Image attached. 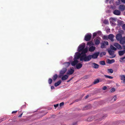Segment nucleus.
I'll return each instance as SVG.
<instances>
[{
	"label": "nucleus",
	"mask_w": 125,
	"mask_h": 125,
	"mask_svg": "<svg viewBox=\"0 0 125 125\" xmlns=\"http://www.w3.org/2000/svg\"><path fill=\"white\" fill-rule=\"evenodd\" d=\"M85 44L83 43L80 45L78 46V51L79 53L81 54V55L83 53H86L88 51V49L87 48H84Z\"/></svg>",
	"instance_id": "obj_1"
},
{
	"label": "nucleus",
	"mask_w": 125,
	"mask_h": 125,
	"mask_svg": "<svg viewBox=\"0 0 125 125\" xmlns=\"http://www.w3.org/2000/svg\"><path fill=\"white\" fill-rule=\"evenodd\" d=\"M81 56V54L78 52L75 53L73 58V61L71 62V64L72 66H74L76 65L78 63V62L77 60L80 58Z\"/></svg>",
	"instance_id": "obj_2"
},
{
	"label": "nucleus",
	"mask_w": 125,
	"mask_h": 125,
	"mask_svg": "<svg viewBox=\"0 0 125 125\" xmlns=\"http://www.w3.org/2000/svg\"><path fill=\"white\" fill-rule=\"evenodd\" d=\"M91 59V55L87 56L86 53H83L81 55L80 60L81 61H90Z\"/></svg>",
	"instance_id": "obj_3"
},
{
	"label": "nucleus",
	"mask_w": 125,
	"mask_h": 125,
	"mask_svg": "<svg viewBox=\"0 0 125 125\" xmlns=\"http://www.w3.org/2000/svg\"><path fill=\"white\" fill-rule=\"evenodd\" d=\"M67 69L66 68H64L61 70L60 72V74L59 75V78H61L66 72Z\"/></svg>",
	"instance_id": "obj_4"
},
{
	"label": "nucleus",
	"mask_w": 125,
	"mask_h": 125,
	"mask_svg": "<svg viewBox=\"0 0 125 125\" xmlns=\"http://www.w3.org/2000/svg\"><path fill=\"white\" fill-rule=\"evenodd\" d=\"M100 54L99 52H97L94 53L92 55H91V58L95 59L97 58Z\"/></svg>",
	"instance_id": "obj_5"
},
{
	"label": "nucleus",
	"mask_w": 125,
	"mask_h": 125,
	"mask_svg": "<svg viewBox=\"0 0 125 125\" xmlns=\"http://www.w3.org/2000/svg\"><path fill=\"white\" fill-rule=\"evenodd\" d=\"M108 51L109 54L112 56L110 57V58H113L115 57V55L114 54L115 53L114 51L110 49L108 50Z\"/></svg>",
	"instance_id": "obj_6"
},
{
	"label": "nucleus",
	"mask_w": 125,
	"mask_h": 125,
	"mask_svg": "<svg viewBox=\"0 0 125 125\" xmlns=\"http://www.w3.org/2000/svg\"><path fill=\"white\" fill-rule=\"evenodd\" d=\"M91 37L92 35L91 34H87L85 36L84 40L86 41H88L90 40Z\"/></svg>",
	"instance_id": "obj_7"
},
{
	"label": "nucleus",
	"mask_w": 125,
	"mask_h": 125,
	"mask_svg": "<svg viewBox=\"0 0 125 125\" xmlns=\"http://www.w3.org/2000/svg\"><path fill=\"white\" fill-rule=\"evenodd\" d=\"M114 45L117 49L119 50H121L122 49V47L121 45L117 43H115L114 44Z\"/></svg>",
	"instance_id": "obj_8"
},
{
	"label": "nucleus",
	"mask_w": 125,
	"mask_h": 125,
	"mask_svg": "<svg viewBox=\"0 0 125 125\" xmlns=\"http://www.w3.org/2000/svg\"><path fill=\"white\" fill-rule=\"evenodd\" d=\"M123 47L124 50L119 51L118 52V54L120 56H122L125 53V45H123Z\"/></svg>",
	"instance_id": "obj_9"
},
{
	"label": "nucleus",
	"mask_w": 125,
	"mask_h": 125,
	"mask_svg": "<svg viewBox=\"0 0 125 125\" xmlns=\"http://www.w3.org/2000/svg\"><path fill=\"white\" fill-rule=\"evenodd\" d=\"M113 13L115 15H119L120 14L121 12L119 10H115L113 11Z\"/></svg>",
	"instance_id": "obj_10"
},
{
	"label": "nucleus",
	"mask_w": 125,
	"mask_h": 125,
	"mask_svg": "<svg viewBox=\"0 0 125 125\" xmlns=\"http://www.w3.org/2000/svg\"><path fill=\"white\" fill-rule=\"evenodd\" d=\"M119 9L121 11H124L125 10V6L123 5H120L119 7Z\"/></svg>",
	"instance_id": "obj_11"
},
{
	"label": "nucleus",
	"mask_w": 125,
	"mask_h": 125,
	"mask_svg": "<svg viewBox=\"0 0 125 125\" xmlns=\"http://www.w3.org/2000/svg\"><path fill=\"white\" fill-rule=\"evenodd\" d=\"M114 36L112 34H110L108 36V38L112 42H113L114 40L113 39Z\"/></svg>",
	"instance_id": "obj_12"
},
{
	"label": "nucleus",
	"mask_w": 125,
	"mask_h": 125,
	"mask_svg": "<svg viewBox=\"0 0 125 125\" xmlns=\"http://www.w3.org/2000/svg\"><path fill=\"white\" fill-rule=\"evenodd\" d=\"M74 70L73 69L71 68L70 70H68L67 74L71 75L74 73Z\"/></svg>",
	"instance_id": "obj_13"
},
{
	"label": "nucleus",
	"mask_w": 125,
	"mask_h": 125,
	"mask_svg": "<svg viewBox=\"0 0 125 125\" xmlns=\"http://www.w3.org/2000/svg\"><path fill=\"white\" fill-rule=\"evenodd\" d=\"M120 43L122 44H124L125 43V37H122L119 41Z\"/></svg>",
	"instance_id": "obj_14"
},
{
	"label": "nucleus",
	"mask_w": 125,
	"mask_h": 125,
	"mask_svg": "<svg viewBox=\"0 0 125 125\" xmlns=\"http://www.w3.org/2000/svg\"><path fill=\"white\" fill-rule=\"evenodd\" d=\"M122 37V35L120 34H117L116 36V38L118 41H119Z\"/></svg>",
	"instance_id": "obj_15"
},
{
	"label": "nucleus",
	"mask_w": 125,
	"mask_h": 125,
	"mask_svg": "<svg viewBox=\"0 0 125 125\" xmlns=\"http://www.w3.org/2000/svg\"><path fill=\"white\" fill-rule=\"evenodd\" d=\"M95 49V47L94 46H91L89 49V51L90 52H92L94 51Z\"/></svg>",
	"instance_id": "obj_16"
},
{
	"label": "nucleus",
	"mask_w": 125,
	"mask_h": 125,
	"mask_svg": "<svg viewBox=\"0 0 125 125\" xmlns=\"http://www.w3.org/2000/svg\"><path fill=\"white\" fill-rule=\"evenodd\" d=\"M68 77V76L67 75H63L61 78V79L62 80H65L67 79Z\"/></svg>",
	"instance_id": "obj_17"
},
{
	"label": "nucleus",
	"mask_w": 125,
	"mask_h": 125,
	"mask_svg": "<svg viewBox=\"0 0 125 125\" xmlns=\"http://www.w3.org/2000/svg\"><path fill=\"white\" fill-rule=\"evenodd\" d=\"M92 65L93 67L97 69L99 68V65L98 64H96L95 63H93Z\"/></svg>",
	"instance_id": "obj_18"
},
{
	"label": "nucleus",
	"mask_w": 125,
	"mask_h": 125,
	"mask_svg": "<svg viewBox=\"0 0 125 125\" xmlns=\"http://www.w3.org/2000/svg\"><path fill=\"white\" fill-rule=\"evenodd\" d=\"M107 62L108 63L111 64L115 62V61L114 59H112L111 60L108 59L107 60Z\"/></svg>",
	"instance_id": "obj_19"
},
{
	"label": "nucleus",
	"mask_w": 125,
	"mask_h": 125,
	"mask_svg": "<svg viewBox=\"0 0 125 125\" xmlns=\"http://www.w3.org/2000/svg\"><path fill=\"white\" fill-rule=\"evenodd\" d=\"M119 61L122 63H124L125 62V56L121 58H120Z\"/></svg>",
	"instance_id": "obj_20"
},
{
	"label": "nucleus",
	"mask_w": 125,
	"mask_h": 125,
	"mask_svg": "<svg viewBox=\"0 0 125 125\" xmlns=\"http://www.w3.org/2000/svg\"><path fill=\"white\" fill-rule=\"evenodd\" d=\"M63 65L66 67H68L70 64V63L69 62H66L63 63Z\"/></svg>",
	"instance_id": "obj_21"
},
{
	"label": "nucleus",
	"mask_w": 125,
	"mask_h": 125,
	"mask_svg": "<svg viewBox=\"0 0 125 125\" xmlns=\"http://www.w3.org/2000/svg\"><path fill=\"white\" fill-rule=\"evenodd\" d=\"M82 64L79 63L76 65V68L77 69H80L82 67Z\"/></svg>",
	"instance_id": "obj_22"
},
{
	"label": "nucleus",
	"mask_w": 125,
	"mask_h": 125,
	"mask_svg": "<svg viewBox=\"0 0 125 125\" xmlns=\"http://www.w3.org/2000/svg\"><path fill=\"white\" fill-rule=\"evenodd\" d=\"M61 80H59L57 82L55 83L54 84V86L55 87H57L60 85L61 83Z\"/></svg>",
	"instance_id": "obj_23"
},
{
	"label": "nucleus",
	"mask_w": 125,
	"mask_h": 125,
	"mask_svg": "<svg viewBox=\"0 0 125 125\" xmlns=\"http://www.w3.org/2000/svg\"><path fill=\"white\" fill-rule=\"evenodd\" d=\"M121 78V79L123 81V82H125V75H122L120 76Z\"/></svg>",
	"instance_id": "obj_24"
},
{
	"label": "nucleus",
	"mask_w": 125,
	"mask_h": 125,
	"mask_svg": "<svg viewBox=\"0 0 125 125\" xmlns=\"http://www.w3.org/2000/svg\"><path fill=\"white\" fill-rule=\"evenodd\" d=\"M94 42L95 44L96 45H98L100 42V40L98 39L94 40Z\"/></svg>",
	"instance_id": "obj_25"
},
{
	"label": "nucleus",
	"mask_w": 125,
	"mask_h": 125,
	"mask_svg": "<svg viewBox=\"0 0 125 125\" xmlns=\"http://www.w3.org/2000/svg\"><path fill=\"white\" fill-rule=\"evenodd\" d=\"M58 75L57 74H55L53 76L52 79L54 81H55Z\"/></svg>",
	"instance_id": "obj_26"
},
{
	"label": "nucleus",
	"mask_w": 125,
	"mask_h": 125,
	"mask_svg": "<svg viewBox=\"0 0 125 125\" xmlns=\"http://www.w3.org/2000/svg\"><path fill=\"white\" fill-rule=\"evenodd\" d=\"M108 73H112L113 72V71L112 69H107Z\"/></svg>",
	"instance_id": "obj_27"
},
{
	"label": "nucleus",
	"mask_w": 125,
	"mask_h": 125,
	"mask_svg": "<svg viewBox=\"0 0 125 125\" xmlns=\"http://www.w3.org/2000/svg\"><path fill=\"white\" fill-rule=\"evenodd\" d=\"M106 53L105 52H101L100 54V57H102L103 55H106Z\"/></svg>",
	"instance_id": "obj_28"
},
{
	"label": "nucleus",
	"mask_w": 125,
	"mask_h": 125,
	"mask_svg": "<svg viewBox=\"0 0 125 125\" xmlns=\"http://www.w3.org/2000/svg\"><path fill=\"white\" fill-rule=\"evenodd\" d=\"M110 48L111 50H113L115 51H116L117 50V48L114 47L113 46L111 45L110 46Z\"/></svg>",
	"instance_id": "obj_29"
},
{
	"label": "nucleus",
	"mask_w": 125,
	"mask_h": 125,
	"mask_svg": "<svg viewBox=\"0 0 125 125\" xmlns=\"http://www.w3.org/2000/svg\"><path fill=\"white\" fill-rule=\"evenodd\" d=\"M117 22L118 24L120 25H122L124 23L123 21L121 20H119Z\"/></svg>",
	"instance_id": "obj_30"
},
{
	"label": "nucleus",
	"mask_w": 125,
	"mask_h": 125,
	"mask_svg": "<svg viewBox=\"0 0 125 125\" xmlns=\"http://www.w3.org/2000/svg\"><path fill=\"white\" fill-rule=\"evenodd\" d=\"M104 76L105 77L108 78L110 79H112L113 78V77H112V76H110L106 75H104Z\"/></svg>",
	"instance_id": "obj_31"
},
{
	"label": "nucleus",
	"mask_w": 125,
	"mask_h": 125,
	"mask_svg": "<svg viewBox=\"0 0 125 125\" xmlns=\"http://www.w3.org/2000/svg\"><path fill=\"white\" fill-rule=\"evenodd\" d=\"M110 20H111V21H113L115 22L116 21L117 19L115 18L111 17Z\"/></svg>",
	"instance_id": "obj_32"
},
{
	"label": "nucleus",
	"mask_w": 125,
	"mask_h": 125,
	"mask_svg": "<svg viewBox=\"0 0 125 125\" xmlns=\"http://www.w3.org/2000/svg\"><path fill=\"white\" fill-rule=\"evenodd\" d=\"M99 82V79H97L94 80V84H96Z\"/></svg>",
	"instance_id": "obj_33"
},
{
	"label": "nucleus",
	"mask_w": 125,
	"mask_h": 125,
	"mask_svg": "<svg viewBox=\"0 0 125 125\" xmlns=\"http://www.w3.org/2000/svg\"><path fill=\"white\" fill-rule=\"evenodd\" d=\"M100 63L102 65H104L105 64L104 61H100Z\"/></svg>",
	"instance_id": "obj_34"
},
{
	"label": "nucleus",
	"mask_w": 125,
	"mask_h": 125,
	"mask_svg": "<svg viewBox=\"0 0 125 125\" xmlns=\"http://www.w3.org/2000/svg\"><path fill=\"white\" fill-rule=\"evenodd\" d=\"M103 23L105 24H109L108 21V20H105L103 21Z\"/></svg>",
	"instance_id": "obj_35"
},
{
	"label": "nucleus",
	"mask_w": 125,
	"mask_h": 125,
	"mask_svg": "<svg viewBox=\"0 0 125 125\" xmlns=\"http://www.w3.org/2000/svg\"><path fill=\"white\" fill-rule=\"evenodd\" d=\"M52 80L51 78H49L48 81L49 83V84H51L52 83Z\"/></svg>",
	"instance_id": "obj_36"
},
{
	"label": "nucleus",
	"mask_w": 125,
	"mask_h": 125,
	"mask_svg": "<svg viewBox=\"0 0 125 125\" xmlns=\"http://www.w3.org/2000/svg\"><path fill=\"white\" fill-rule=\"evenodd\" d=\"M115 89L114 88H113L111 89L110 91V92L111 93L114 92L115 91Z\"/></svg>",
	"instance_id": "obj_37"
},
{
	"label": "nucleus",
	"mask_w": 125,
	"mask_h": 125,
	"mask_svg": "<svg viewBox=\"0 0 125 125\" xmlns=\"http://www.w3.org/2000/svg\"><path fill=\"white\" fill-rule=\"evenodd\" d=\"M73 58L72 56H70L69 57L68 60L70 62H71L72 61Z\"/></svg>",
	"instance_id": "obj_38"
},
{
	"label": "nucleus",
	"mask_w": 125,
	"mask_h": 125,
	"mask_svg": "<svg viewBox=\"0 0 125 125\" xmlns=\"http://www.w3.org/2000/svg\"><path fill=\"white\" fill-rule=\"evenodd\" d=\"M105 45L104 43L101 44V47L102 48H103L105 47Z\"/></svg>",
	"instance_id": "obj_39"
},
{
	"label": "nucleus",
	"mask_w": 125,
	"mask_h": 125,
	"mask_svg": "<svg viewBox=\"0 0 125 125\" xmlns=\"http://www.w3.org/2000/svg\"><path fill=\"white\" fill-rule=\"evenodd\" d=\"M64 104V103L63 102H62L59 105L61 107L62 106H63Z\"/></svg>",
	"instance_id": "obj_40"
},
{
	"label": "nucleus",
	"mask_w": 125,
	"mask_h": 125,
	"mask_svg": "<svg viewBox=\"0 0 125 125\" xmlns=\"http://www.w3.org/2000/svg\"><path fill=\"white\" fill-rule=\"evenodd\" d=\"M104 43L105 45H108L109 44L108 42L107 41L104 42Z\"/></svg>",
	"instance_id": "obj_41"
},
{
	"label": "nucleus",
	"mask_w": 125,
	"mask_h": 125,
	"mask_svg": "<svg viewBox=\"0 0 125 125\" xmlns=\"http://www.w3.org/2000/svg\"><path fill=\"white\" fill-rule=\"evenodd\" d=\"M110 20V23L111 24H114V23H115V21H111V20Z\"/></svg>",
	"instance_id": "obj_42"
},
{
	"label": "nucleus",
	"mask_w": 125,
	"mask_h": 125,
	"mask_svg": "<svg viewBox=\"0 0 125 125\" xmlns=\"http://www.w3.org/2000/svg\"><path fill=\"white\" fill-rule=\"evenodd\" d=\"M122 28L124 30H125V24L123 25Z\"/></svg>",
	"instance_id": "obj_43"
},
{
	"label": "nucleus",
	"mask_w": 125,
	"mask_h": 125,
	"mask_svg": "<svg viewBox=\"0 0 125 125\" xmlns=\"http://www.w3.org/2000/svg\"><path fill=\"white\" fill-rule=\"evenodd\" d=\"M97 35V33H96L95 32L93 34V36L94 37H95Z\"/></svg>",
	"instance_id": "obj_44"
},
{
	"label": "nucleus",
	"mask_w": 125,
	"mask_h": 125,
	"mask_svg": "<svg viewBox=\"0 0 125 125\" xmlns=\"http://www.w3.org/2000/svg\"><path fill=\"white\" fill-rule=\"evenodd\" d=\"M58 105H59L58 104H54V106L55 107H58Z\"/></svg>",
	"instance_id": "obj_45"
},
{
	"label": "nucleus",
	"mask_w": 125,
	"mask_h": 125,
	"mask_svg": "<svg viewBox=\"0 0 125 125\" xmlns=\"http://www.w3.org/2000/svg\"><path fill=\"white\" fill-rule=\"evenodd\" d=\"M107 88V87L105 86H104L103 88V90H106Z\"/></svg>",
	"instance_id": "obj_46"
},
{
	"label": "nucleus",
	"mask_w": 125,
	"mask_h": 125,
	"mask_svg": "<svg viewBox=\"0 0 125 125\" xmlns=\"http://www.w3.org/2000/svg\"><path fill=\"white\" fill-rule=\"evenodd\" d=\"M73 77H72V78L70 79L69 80H68L67 81V82H69L71 80H72V79H73Z\"/></svg>",
	"instance_id": "obj_47"
},
{
	"label": "nucleus",
	"mask_w": 125,
	"mask_h": 125,
	"mask_svg": "<svg viewBox=\"0 0 125 125\" xmlns=\"http://www.w3.org/2000/svg\"><path fill=\"white\" fill-rule=\"evenodd\" d=\"M51 88L52 89H54V87L53 86H52L51 87Z\"/></svg>",
	"instance_id": "obj_48"
},
{
	"label": "nucleus",
	"mask_w": 125,
	"mask_h": 125,
	"mask_svg": "<svg viewBox=\"0 0 125 125\" xmlns=\"http://www.w3.org/2000/svg\"><path fill=\"white\" fill-rule=\"evenodd\" d=\"M91 44V43L90 42H89L87 43V45H90Z\"/></svg>",
	"instance_id": "obj_49"
},
{
	"label": "nucleus",
	"mask_w": 125,
	"mask_h": 125,
	"mask_svg": "<svg viewBox=\"0 0 125 125\" xmlns=\"http://www.w3.org/2000/svg\"><path fill=\"white\" fill-rule=\"evenodd\" d=\"M17 111H13L12 112V114L15 113L17 112Z\"/></svg>",
	"instance_id": "obj_50"
},
{
	"label": "nucleus",
	"mask_w": 125,
	"mask_h": 125,
	"mask_svg": "<svg viewBox=\"0 0 125 125\" xmlns=\"http://www.w3.org/2000/svg\"><path fill=\"white\" fill-rule=\"evenodd\" d=\"M107 38V36H104L103 37V39H106Z\"/></svg>",
	"instance_id": "obj_51"
},
{
	"label": "nucleus",
	"mask_w": 125,
	"mask_h": 125,
	"mask_svg": "<svg viewBox=\"0 0 125 125\" xmlns=\"http://www.w3.org/2000/svg\"><path fill=\"white\" fill-rule=\"evenodd\" d=\"M121 1L123 3H125V0H121Z\"/></svg>",
	"instance_id": "obj_52"
},
{
	"label": "nucleus",
	"mask_w": 125,
	"mask_h": 125,
	"mask_svg": "<svg viewBox=\"0 0 125 125\" xmlns=\"http://www.w3.org/2000/svg\"><path fill=\"white\" fill-rule=\"evenodd\" d=\"M114 101H115L116 100V96H115L114 97Z\"/></svg>",
	"instance_id": "obj_53"
},
{
	"label": "nucleus",
	"mask_w": 125,
	"mask_h": 125,
	"mask_svg": "<svg viewBox=\"0 0 125 125\" xmlns=\"http://www.w3.org/2000/svg\"><path fill=\"white\" fill-rule=\"evenodd\" d=\"M22 113L21 115H20L19 116V117H21L22 116Z\"/></svg>",
	"instance_id": "obj_54"
},
{
	"label": "nucleus",
	"mask_w": 125,
	"mask_h": 125,
	"mask_svg": "<svg viewBox=\"0 0 125 125\" xmlns=\"http://www.w3.org/2000/svg\"><path fill=\"white\" fill-rule=\"evenodd\" d=\"M89 95H87L85 97V99L87 98H88L89 97Z\"/></svg>",
	"instance_id": "obj_55"
},
{
	"label": "nucleus",
	"mask_w": 125,
	"mask_h": 125,
	"mask_svg": "<svg viewBox=\"0 0 125 125\" xmlns=\"http://www.w3.org/2000/svg\"><path fill=\"white\" fill-rule=\"evenodd\" d=\"M107 13H110V11L109 10H108V11H107Z\"/></svg>",
	"instance_id": "obj_56"
},
{
	"label": "nucleus",
	"mask_w": 125,
	"mask_h": 125,
	"mask_svg": "<svg viewBox=\"0 0 125 125\" xmlns=\"http://www.w3.org/2000/svg\"><path fill=\"white\" fill-rule=\"evenodd\" d=\"M101 33V32L100 31H98V32H97V33Z\"/></svg>",
	"instance_id": "obj_57"
},
{
	"label": "nucleus",
	"mask_w": 125,
	"mask_h": 125,
	"mask_svg": "<svg viewBox=\"0 0 125 125\" xmlns=\"http://www.w3.org/2000/svg\"><path fill=\"white\" fill-rule=\"evenodd\" d=\"M106 0V2H107L108 1H109V0Z\"/></svg>",
	"instance_id": "obj_58"
},
{
	"label": "nucleus",
	"mask_w": 125,
	"mask_h": 125,
	"mask_svg": "<svg viewBox=\"0 0 125 125\" xmlns=\"http://www.w3.org/2000/svg\"><path fill=\"white\" fill-rule=\"evenodd\" d=\"M108 31H109L110 30V29H108Z\"/></svg>",
	"instance_id": "obj_59"
},
{
	"label": "nucleus",
	"mask_w": 125,
	"mask_h": 125,
	"mask_svg": "<svg viewBox=\"0 0 125 125\" xmlns=\"http://www.w3.org/2000/svg\"><path fill=\"white\" fill-rule=\"evenodd\" d=\"M25 105H24L23 106H25Z\"/></svg>",
	"instance_id": "obj_60"
}]
</instances>
